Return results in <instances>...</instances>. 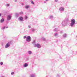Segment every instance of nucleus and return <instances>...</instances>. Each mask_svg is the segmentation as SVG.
<instances>
[{
    "mask_svg": "<svg viewBox=\"0 0 77 77\" xmlns=\"http://www.w3.org/2000/svg\"><path fill=\"white\" fill-rule=\"evenodd\" d=\"M69 23V20L68 18H66L62 22V26H66L68 25Z\"/></svg>",
    "mask_w": 77,
    "mask_h": 77,
    "instance_id": "1",
    "label": "nucleus"
},
{
    "mask_svg": "<svg viewBox=\"0 0 77 77\" xmlns=\"http://www.w3.org/2000/svg\"><path fill=\"white\" fill-rule=\"evenodd\" d=\"M71 23L70 24V26L72 27H75V20L74 19H72L70 21Z\"/></svg>",
    "mask_w": 77,
    "mask_h": 77,
    "instance_id": "2",
    "label": "nucleus"
},
{
    "mask_svg": "<svg viewBox=\"0 0 77 77\" xmlns=\"http://www.w3.org/2000/svg\"><path fill=\"white\" fill-rule=\"evenodd\" d=\"M26 40L27 42H30L31 41V37L30 36H27Z\"/></svg>",
    "mask_w": 77,
    "mask_h": 77,
    "instance_id": "3",
    "label": "nucleus"
},
{
    "mask_svg": "<svg viewBox=\"0 0 77 77\" xmlns=\"http://www.w3.org/2000/svg\"><path fill=\"white\" fill-rule=\"evenodd\" d=\"M32 44H33V45H34V47H36V42L35 40H34L33 42H32Z\"/></svg>",
    "mask_w": 77,
    "mask_h": 77,
    "instance_id": "4",
    "label": "nucleus"
},
{
    "mask_svg": "<svg viewBox=\"0 0 77 77\" xmlns=\"http://www.w3.org/2000/svg\"><path fill=\"white\" fill-rule=\"evenodd\" d=\"M10 47V43L8 42V43H7L5 46V48H8Z\"/></svg>",
    "mask_w": 77,
    "mask_h": 77,
    "instance_id": "5",
    "label": "nucleus"
},
{
    "mask_svg": "<svg viewBox=\"0 0 77 77\" xmlns=\"http://www.w3.org/2000/svg\"><path fill=\"white\" fill-rule=\"evenodd\" d=\"M59 10L61 12H63V11H64V8L63 7H61L59 8Z\"/></svg>",
    "mask_w": 77,
    "mask_h": 77,
    "instance_id": "6",
    "label": "nucleus"
},
{
    "mask_svg": "<svg viewBox=\"0 0 77 77\" xmlns=\"http://www.w3.org/2000/svg\"><path fill=\"white\" fill-rule=\"evenodd\" d=\"M18 20L20 21H22L23 20V17H20L19 18Z\"/></svg>",
    "mask_w": 77,
    "mask_h": 77,
    "instance_id": "7",
    "label": "nucleus"
},
{
    "mask_svg": "<svg viewBox=\"0 0 77 77\" xmlns=\"http://www.w3.org/2000/svg\"><path fill=\"white\" fill-rule=\"evenodd\" d=\"M37 47V48H40L41 47V45H39V44L38 43L37 44H36L35 47Z\"/></svg>",
    "mask_w": 77,
    "mask_h": 77,
    "instance_id": "8",
    "label": "nucleus"
},
{
    "mask_svg": "<svg viewBox=\"0 0 77 77\" xmlns=\"http://www.w3.org/2000/svg\"><path fill=\"white\" fill-rule=\"evenodd\" d=\"M11 16L10 15L8 16L7 17V20H8V21H9V20H10L11 19Z\"/></svg>",
    "mask_w": 77,
    "mask_h": 77,
    "instance_id": "9",
    "label": "nucleus"
},
{
    "mask_svg": "<svg viewBox=\"0 0 77 77\" xmlns=\"http://www.w3.org/2000/svg\"><path fill=\"white\" fill-rule=\"evenodd\" d=\"M23 67L26 68V67H27L28 66V64L27 63H25L23 65Z\"/></svg>",
    "mask_w": 77,
    "mask_h": 77,
    "instance_id": "10",
    "label": "nucleus"
},
{
    "mask_svg": "<svg viewBox=\"0 0 77 77\" xmlns=\"http://www.w3.org/2000/svg\"><path fill=\"white\" fill-rule=\"evenodd\" d=\"M53 31H54V32H58V31H59V29L57 28H55Z\"/></svg>",
    "mask_w": 77,
    "mask_h": 77,
    "instance_id": "11",
    "label": "nucleus"
},
{
    "mask_svg": "<svg viewBox=\"0 0 77 77\" xmlns=\"http://www.w3.org/2000/svg\"><path fill=\"white\" fill-rule=\"evenodd\" d=\"M54 36L55 37H58V36H59V35H58V34L57 33H54Z\"/></svg>",
    "mask_w": 77,
    "mask_h": 77,
    "instance_id": "12",
    "label": "nucleus"
},
{
    "mask_svg": "<svg viewBox=\"0 0 77 77\" xmlns=\"http://www.w3.org/2000/svg\"><path fill=\"white\" fill-rule=\"evenodd\" d=\"M4 21H5V19L3 18H2L1 20V23H3L4 22Z\"/></svg>",
    "mask_w": 77,
    "mask_h": 77,
    "instance_id": "13",
    "label": "nucleus"
},
{
    "mask_svg": "<svg viewBox=\"0 0 77 77\" xmlns=\"http://www.w3.org/2000/svg\"><path fill=\"white\" fill-rule=\"evenodd\" d=\"M29 7H30V6L29 5H26L25 6V8L26 9H29Z\"/></svg>",
    "mask_w": 77,
    "mask_h": 77,
    "instance_id": "14",
    "label": "nucleus"
},
{
    "mask_svg": "<svg viewBox=\"0 0 77 77\" xmlns=\"http://www.w3.org/2000/svg\"><path fill=\"white\" fill-rule=\"evenodd\" d=\"M31 77H36V76L35 75V74H32L31 75Z\"/></svg>",
    "mask_w": 77,
    "mask_h": 77,
    "instance_id": "15",
    "label": "nucleus"
},
{
    "mask_svg": "<svg viewBox=\"0 0 77 77\" xmlns=\"http://www.w3.org/2000/svg\"><path fill=\"white\" fill-rule=\"evenodd\" d=\"M28 53L29 54H31L32 53V51H29L28 52Z\"/></svg>",
    "mask_w": 77,
    "mask_h": 77,
    "instance_id": "16",
    "label": "nucleus"
},
{
    "mask_svg": "<svg viewBox=\"0 0 77 77\" xmlns=\"http://www.w3.org/2000/svg\"><path fill=\"white\" fill-rule=\"evenodd\" d=\"M53 18V17L52 16H50L49 17V19H52Z\"/></svg>",
    "mask_w": 77,
    "mask_h": 77,
    "instance_id": "17",
    "label": "nucleus"
},
{
    "mask_svg": "<svg viewBox=\"0 0 77 77\" xmlns=\"http://www.w3.org/2000/svg\"><path fill=\"white\" fill-rule=\"evenodd\" d=\"M63 36L64 38H66V34H64Z\"/></svg>",
    "mask_w": 77,
    "mask_h": 77,
    "instance_id": "18",
    "label": "nucleus"
},
{
    "mask_svg": "<svg viewBox=\"0 0 77 77\" xmlns=\"http://www.w3.org/2000/svg\"><path fill=\"white\" fill-rule=\"evenodd\" d=\"M19 14L22 15V14H23V11H21L19 13Z\"/></svg>",
    "mask_w": 77,
    "mask_h": 77,
    "instance_id": "19",
    "label": "nucleus"
},
{
    "mask_svg": "<svg viewBox=\"0 0 77 77\" xmlns=\"http://www.w3.org/2000/svg\"><path fill=\"white\" fill-rule=\"evenodd\" d=\"M60 77V75L59 74H57V75L56 77Z\"/></svg>",
    "mask_w": 77,
    "mask_h": 77,
    "instance_id": "20",
    "label": "nucleus"
},
{
    "mask_svg": "<svg viewBox=\"0 0 77 77\" xmlns=\"http://www.w3.org/2000/svg\"><path fill=\"white\" fill-rule=\"evenodd\" d=\"M28 17L27 16H25V20H27V19Z\"/></svg>",
    "mask_w": 77,
    "mask_h": 77,
    "instance_id": "21",
    "label": "nucleus"
},
{
    "mask_svg": "<svg viewBox=\"0 0 77 77\" xmlns=\"http://www.w3.org/2000/svg\"><path fill=\"white\" fill-rule=\"evenodd\" d=\"M5 28H6V27H5V26H4L2 28V30H4V29H5Z\"/></svg>",
    "mask_w": 77,
    "mask_h": 77,
    "instance_id": "22",
    "label": "nucleus"
},
{
    "mask_svg": "<svg viewBox=\"0 0 77 77\" xmlns=\"http://www.w3.org/2000/svg\"><path fill=\"white\" fill-rule=\"evenodd\" d=\"M42 40H43V41H46V39H45V38H42Z\"/></svg>",
    "mask_w": 77,
    "mask_h": 77,
    "instance_id": "23",
    "label": "nucleus"
},
{
    "mask_svg": "<svg viewBox=\"0 0 77 77\" xmlns=\"http://www.w3.org/2000/svg\"><path fill=\"white\" fill-rule=\"evenodd\" d=\"M31 2L32 4H33V5H34V2H33V1H31Z\"/></svg>",
    "mask_w": 77,
    "mask_h": 77,
    "instance_id": "24",
    "label": "nucleus"
},
{
    "mask_svg": "<svg viewBox=\"0 0 77 77\" xmlns=\"http://www.w3.org/2000/svg\"><path fill=\"white\" fill-rule=\"evenodd\" d=\"M31 30L33 31V32H34V31H35V29H33V28H32L31 29Z\"/></svg>",
    "mask_w": 77,
    "mask_h": 77,
    "instance_id": "25",
    "label": "nucleus"
},
{
    "mask_svg": "<svg viewBox=\"0 0 77 77\" xmlns=\"http://www.w3.org/2000/svg\"><path fill=\"white\" fill-rule=\"evenodd\" d=\"M26 38H27V37L26 35H25L24 36L23 39H26Z\"/></svg>",
    "mask_w": 77,
    "mask_h": 77,
    "instance_id": "26",
    "label": "nucleus"
},
{
    "mask_svg": "<svg viewBox=\"0 0 77 77\" xmlns=\"http://www.w3.org/2000/svg\"><path fill=\"white\" fill-rule=\"evenodd\" d=\"M11 74L12 75H14V72H11Z\"/></svg>",
    "mask_w": 77,
    "mask_h": 77,
    "instance_id": "27",
    "label": "nucleus"
},
{
    "mask_svg": "<svg viewBox=\"0 0 77 77\" xmlns=\"http://www.w3.org/2000/svg\"><path fill=\"white\" fill-rule=\"evenodd\" d=\"M0 65H2L3 64V62H0Z\"/></svg>",
    "mask_w": 77,
    "mask_h": 77,
    "instance_id": "28",
    "label": "nucleus"
},
{
    "mask_svg": "<svg viewBox=\"0 0 77 77\" xmlns=\"http://www.w3.org/2000/svg\"><path fill=\"white\" fill-rule=\"evenodd\" d=\"M28 28H29V29H30V28H31V26H30V25H29L28 26Z\"/></svg>",
    "mask_w": 77,
    "mask_h": 77,
    "instance_id": "29",
    "label": "nucleus"
},
{
    "mask_svg": "<svg viewBox=\"0 0 77 77\" xmlns=\"http://www.w3.org/2000/svg\"><path fill=\"white\" fill-rule=\"evenodd\" d=\"M15 15L16 16H18V15H19V14H18V13H16Z\"/></svg>",
    "mask_w": 77,
    "mask_h": 77,
    "instance_id": "30",
    "label": "nucleus"
},
{
    "mask_svg": "<svg viewBox=\"0 0 77 77\" xmlns=\"http://www.w3.org/2000/svg\"><path fill=\"white\" fill-rule=\"evenodd\" d=\"M58 0H55V2H57Z\"/></svg>",
    "mask_w": 77,
    "mask_h": 77,
    "instance_id": "31",
    "label": "nucleus"
},
{
    "mask_svg": "<svg viewBox=\"0 0 77 77\" xmlns=\"http://www.w3.org/2000/svg\"><path fill=\"white\" fill-rule=\"evenodd\" d=\"M7 6H9V4H7Z\"/></svg>",
    "mask_w": 77,
    "mask_h": 77,
    "instance_id": "32",
    "label": "nucleus"
},
{
    "mask_svg": "<svg viewBox=\"0 0 77 77\" xmlns=\"http://www.w3.org/2000/svg\"><path fill=\"white\" fill-rule=\"evenodd\" d=\"M47 3V1H45L44 2V3Z\"/></svg>",
    "mask_w": 77,
    "mask_h": 77,
    "instance_id": "33",
    "label": "nucleus"
},
{
    "mask_svg": "<svg viewBox=\"0 0 77 77\" xmlns=\"http://www.w3.org/2000/svg\"><path fill=\"white\" fill-rule=\"evenodd\" d=\"M61 33H63V31H61L60 32Z\"/></svg>",
    "mask_w": 77,
    "mask_h": 77,
    "instance_id": "34",
    "label": "nucleus"
},
{
    "mask_svg": "<svg viewBox=\"0 0 77 77\" xmlns=\"http://www.w3.org/2000/svg\"><path fill=\"white\" fill-rule=\"evenodd\" d=\"M17 0H15V2H17Z\"/></svg>",
    "mask_w": 77,
    "mask_h": 77,
    "instance_id": "35",
    "label": "nucleus"
},
{
    "mask_svg": "<svg viewBox=\"0 0 77 77\" xmlns=\"http://www.w3.org/2000/svg\"><path fill=\"white\" fill-rule=\"evenodd\" d=\"M2 16V14L0 13V17H1Z\"/></svg>",
    "mask_w": 77,
    "mask_h": 77,
    "instance_id": "36",
    "label": "nucleus"
},
{
    "mask_svg": "<svg viewBox=\"0 0 77 77\" xmlns=\"http://www.w3.org/2000/svg\"><path fill=\"white\" fill-rule=\"evenodd\" d=\"M6 29H8V26H7L6 27Z\"/></svg>",
    "mask_w": 77,
    "mask_h": 77,
    "instance_id": "37",
    "label": "nucleus"
},
{
    "mask_svg": "<svg viewBox=\"0 0 77 77\" xmlns=\"http://www.w3.org/2000/svg\"><path fill=\"white\" fill-rule=\"evenodd\" d=\"M46 0V1H48V0Z\"/></svg>",
    "mask_w": 77,
    "mask_h": 77,
    "instance_id": "38",
    "label": "nucleus"
},
{
    "mask_svg": "<svg viewBox=\"0 0 77 77\" xmlns=\"http://www.w3.org/2000/svg\"><path fill=\"white\" fill-rule=\"evenodd\" d=\"M54 28L55 27V26H54Z\"/></svg>",
    "mask_w": 77,
    "mask_h": 77,
    "instance_id": "39",
    "label": "nucleus"
}]
</instances>
